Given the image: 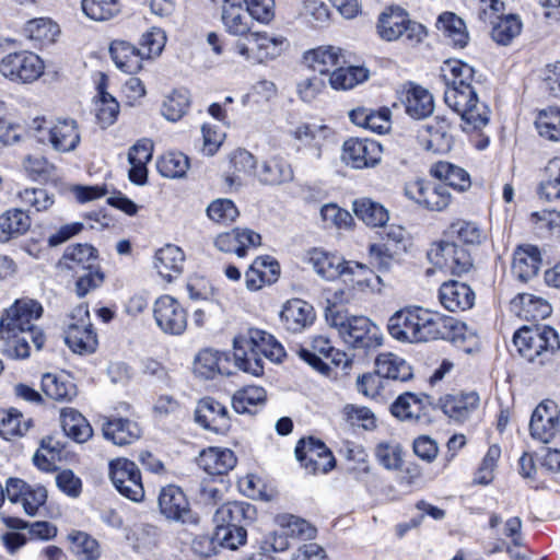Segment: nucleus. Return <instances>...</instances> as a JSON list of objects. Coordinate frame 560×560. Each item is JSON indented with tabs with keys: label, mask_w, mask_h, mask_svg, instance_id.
I'll use <instances>...</instances> for the list:
<instances>
[{
	"label": "nucleus",
	"mask_w": 560,
	"mask_h": 560,
	"mask_svg": "<svg viewBox=\"0 0 560 560\" xmlns=\"http://www.w3.org/2000/svg\"><path fill=\"white\" fill-rule=\"evenodd\" d=\"M389 335L399 341L427 342L443 339L455 345L466 340L467 327L454 317L421 307L393 314L387 324Z\"/></svg>",
	"instance_id": "nucleus-1"
},
{
	"label": "nucleus",
	"mask_w": 560,
	"mask_h": 560,
	"mask_svg": "<svg viewBox=\"0 0 560 560\" xmlns=\"http://www.w3.org/2000/svg\"><path fill=\"white\" fill-rule=\"evenodd\" d=\"M43 314L40 303L32 299L16 300L7 308L0 319V340L4 342L3 353L12 359L30 355V341L36 349L45 342L43 331L35 326Z\"/></svg>",
	"instance_id": "nucleus-2"
},
{
	"label": "nucleus",
	"mask_w": 560,
	"mask_h": 560,
	"mask_svg": "<svg viewBox=\"0 0 560 560\" xmlns=\"http://www.w3.org/2000/svg\"><path fill=\"white\" fill-rule=\"evenodd\" d=\"M284 349L276 338L257 328H248L233 339L235 365L245 373L260 376L264 373V358L281 362Z\"/></svg>",
	"instance_id": "nucleus-3"
},
{
	"label": "nucleus",
	"mask_w": 560,
	"mask_h": 560,
	"mask_svg": "<svg viewBox=\"0 0 560 560\" xmlns=\"http://www.w3.org/2000/svg\"><path fill=\"white\" fill-rule=\"evenodd\" d=\"M325 318L342 341L354 350L366 352L382 345L380 328L365 316L351 315L334 305L326 308Z\"/></svg>",
	"instance_id": "nucleus-4"
},
{
	"label": "nucleus",
	"mask_w": 560,
	"mask_h": 560,
	"mask_svg": "<svg viewBox=\"0 0 560 560\" xmlns=\"http://www.w3.org/2000/svg\"><path fill=\"white\" fill-rule=\"evenodd\" d=\"M63 259L67 267L75 273L82 271L75 283V291L79 296L86 295L104 282V273L97 264V250L93 246L89 244L68 246Z\"/></svg>",
	"instance_id": "nucleus-5"
},
{
	"label": "nucleus",
	"mask_w": 560,
	"mask_h": 560,
	"mask_svg": "<svg viewBox=\"0 0 560 560\" xmlns=\"http://www.w3.org/2000/svg\"><path fill=\"white\" fill-rule=\"evenodd\" d=\"M444 101L460 116L465 124L464 131L479 130L488 125L490 109L486 104L479 103L475 86H448L444 92Z\"/></svg>",
	"instance_id": "nucleus-6"
},
{
	"label": "nucleus",
	"mask_w": 560,
	"mask_h": 560,
	"mask_svg": "<svg viewBox=\"0 0 560 560\" xmlns=\"http://www.w3.org/2000/svg\"><path fill=\"white\" fill-rule=\"evenodd\" d=\"M30 130L38 142L50 144L58 152H71L80 143L78 125L73 119L47 121L37 117L30 125Z\"/></svg>",
	"instance_id": "nucleus-7"
},
{
	"label": "nucleus",
	"mask_w": 560,
	"mask_h": 560,
	"mask_svg": "<svg viewBox=\"0 0 560 560\" xmlns=\"http://www.w3.org/2000/svg\"><path fill=\"white\" fill-rule=\"evenodd\" d=\"M376 27L378 35L387 42L405 36L410 43H420L427 35L424 26L411 21L407 11L398 5L386 8L380 14Z\"/></svg>",
	"instance_id": "nucleus-8"
},
{
	"label": "nucleus",
	"mask_w": 560,
	"mask_h": 560,
	"mask_svg": "<svg viewBox=\"0 0 560 560\" xmlns=\"http://www.w3.org/2000/svg\"><path fill=\"white\" fill-rule=\"evenodd\" d=\"M559 347V337L552 327L536 323L527 325V362L552 368L553 354Z\"/></svg>",
	"instance_id": "nucleus-9"
},
{
	"label": "nucleus",
	"mask_w": 560,
	"mask_h": 560,
	"mask_svg": "<svg viewBox=\"0 0 560 560\" xmlns=\"http://www.w3.org/2000/svg\"><path fill=\"white\" fill-rule=\"evenodd\" d=\"M65 342L75 353L86 354L95 351L97 337L92 328L86 305H79L70 315L65 330Z\"/></svg>",
	"instance_id": "nucleus-10"
},
{
	"label": "nucleus",
	"mask_w": 560,
	"mask_h": 560,
	"mask_svg": "<svg viewBox=\"0 0 560 560\" xmlns=\"http://www.w3.org/2000/svg\"><path fill=\"white\" fill-rule=\"evenodd\" d=\"M44 61L38 55L22 50L4 56L0 61L1 74L12 82L32 83L44 73Z\"/></svg>",
	"instance_id": "nucleus-11"
},
{
	"label": "nucleus",
	"mask_w": 560,
	"mask_h": 560,
	"mask_svg": "<svg viewBox=\"0 0 560 560\" xmlns=\"http://www.w3.org/2000/svg\"><path fill=\"white\" fill-rule=\"evenodd\" d=\"M109 477L121 495L133 502L143 500L144 488L141 472L135 462L125 457L110 460Z\"/></svg>",
	"instance_id": "nucleus-12"
},
{
	"label": "nucleus",
	"mask_w": 560,
	"mask_h": 560,
	"mask_svg": "<svg viewBox=\"0 0 560 560\" xmlns=\"http://www.w3.org/2000/svg\"><path fill=\"white\" fill-rule=\"evenodd\" d=\"M298 353L303 361L323 374L329 372L328 362L343 368L350 364L347 354L332 347L330 340L325 336H315L312 339L311 349L302 347Z\"/></svg>",
	"instance_id": "nucleus-13"
},
{
	"label": "nucleus",
	"mask_w": 560,
	"mask_h": 560,
	"mask_svg": "<svg viewBox=\"0 0 560 560\" xmlns=\"http://www.w3.org/2000/svg\"><path fill=\"white\" fill-rule=\"evenodd\" d=\"M428 255L433 264L447 269L452 275L462 276L474 267L470 253L455 241H440Z\"/></svg>",
	"instance_id": "nucleus-14"
},
{
	"label": "nucleus",
	"mask_w": 560,
	"mask_h": 560,
	"mask_svg": "<svg viewBox=\"0 0 560 560\" xmlns=\"http://www.w3.org/2000/svg\"><path fill=\"white\" fill-rule=\"evenodd\" d=\"M295 457L311 474H326L336 465V459L330 450L324 442L312 436L298 442L295 446Z\"/></svg>",
	"instance_id": "nucleus-15"
},
{
	"label": "nucleus",
	"mask_w": 560,
	"mask_h": 560,
	"mask_svg": "<svg viewBox=\"0 0 560 560\" xmlns=\"http://www.w3.org/2000/svg\"><path fill=\"white\" fill-rule=\"evenodd\" d=\"M153 315L156 325L165 334L179 336L187 328V313L171 295H162L156 299Z\"/></svg>",
	"instance_id": "nucleus-16"
},
{
	"label": "nucleus",
	"mask_w": 560,
	"mask_h": 560,
	"mask_svg": "<svg viewBox=\"0 0 560 560\" xmlns=\"http://www.w3.org/2000/svg\"><path fill=\"white\" fill-rule=\"evenodd\" d=\"M160 512L171 521L183 524H197L198 517L191 511L183 490L174 485L163 487L159 494Z\"/></svg>",
	"instance_id": "nucleus-17"
},
{
	"label": "nucleus",
	"mask_w": 560,
	"mask_h": 560,
	"mask_svg": "<svg viewBox=\"0 0 560 560\" xmlns=\"http://www.w3.org/2000/svg\"><path fill=\"white\" fill-rule=\"evenodd\" d=\"M5 492L7 498L13 503L20 502L30 516L36 515L47 500V490L44 486L28 485L19 478L7 480Z\"/></svg>",
	"instance_id": "nucleus-18"
},
{
	"label": "nucleus",
	"mask_w": 560,
	"mask_h": 560,
	"mask_svg": "<svg viewBox=\"0 0 560 560\" xmlns=\"http://www.w3.org/2000/svg\"><path fill=\"white\" fill-rule=\"evenodd\" d=\"M195 421L203 429L217 434H225L231 428L228 407L212 397H205L198 401Z\"/></svg>",
	"instance_id": "nucleus-19"
},
{
	"label": "nucleus",
	"mask_w": 560,
	"mask_h": 560,
	"mask_svg": "<svg viewBox=\"0 0 560 560\" xmlns=\"http://www.w3.org/2000/svg\"><path fill=\"white\" fill-rule=\"evenodd\" d=\"M381 145L370 139L350 138L342 145V161L352 168L376 165L381 160Z\"/></svg>",
	"instance_id": "nucleus-20"
},
{
	"label": "nucleus",
	"mask_w": 560,
	"mask_h": 560,
	"mask_svg": "<svg viewBox=\"0 0 560 560\" xmlns=\"http://www.w3.org/2000/svg\"><path fill=\"white\" fill-rule=\"evenodd\" d=\"M529 429L532 436L542 443H548L560 435L558 410L553 401H544L535 408Z\"/></svg>",
	"instance_id": "nucleus-21"
},
{
	"label": "nucleus",
	"mask_w": 560,
	"mask_h": 560,
	"mask_svg": "<svg viewBox=\"0 0 560 560\" xmlns=\"http://www.w3.org/2000/svg\"><path fill=\"white\" fill-rule=\"evenodd\" d=\"M261 244L260 234L250 229L235 228L229 232L220 233L214 238V246L223 253L235 254L242 258L247 250L258 247Z\"/></svg>",
	"instance_id": "nucleus-22"
},
{
	"label": "nucleus",
	"mask_w": 560,
	"mask_h": 560,
	"mask_svg": "<svg viewBox=\"0 0 560 560\" xmlns=\"http://www.w3.org/2000/svg\"><path fill=\"white\" fill-rule=\"evenodd\" d=\"M451 124L446 117L436 116L432 122L422 127L419 139L425 150L434 153H446L452 149L453 137L450 133Z\"/></svg>",
	"instance_id": "nucleus-23"
},
{
	"label": "nucleus",
	"mask_w": 560,
	"mask_h": 560,
	"mask_svg": "<svg viewBox=\"0 0 560 560\" xmlns=\"http://www.w3.org/2000/svg\"><path fill=\"white\" fill-rule=\"evenodd\" d=\"M399 100L406 113L415 119L429 117L434 110L432 94L424 88L408 83L399 91Z\"/></svg>",
	"instance_id": "nucleus-24"
},
{
	"label": "nucleus",
	"mask_w": 560,
	"mask_h": 560,
	"mask_svg": "<svg viewBox=\"0 0 560 560\" xmlns=\"http://www.w3.org/2000/svg\"><path fill=\"white\" fill-rule=\"evenodd\" d=\"M221 20L225 31L234 36L247 37L252 30L249 12L244 8V0H221Z\"/></svg>",
	"instance_id": "nucleus-25"
},
{
	"label": "nucleus",
	"mask_w": 560,
	"mask_h": 560,
	"mask_svg": "<svg viewBox=\"0 0 560 560\" xmlns=\"http://www.w3.org/2000/svg\"><path fill=\"white\" fill-rule=\"evenodd\" d=\"M304 63L312 69L314 72H318L317 75L327 74L330 69H335L339 65H347L345 51L336 46H319L314 49H310L303 55Z\"/></svg>",
	"instance_id": "nucleus-26"
},
{
	"label": "nucleus",
	"mask_w": 560,
	"mask_h": 560,
	"mask_svg": "<svg viewBox=\"0 0 560 560\" xmlns=\"http://www.w3.org/2000/svg\"><path fill=\"white\" fill-rule=\"evenodd\" d=\"M314 307L300 299L288 301L280 313L282 325L288 331L301 332L315 320Z\"/></svg>",
	"instance_id": "nucleus-27"
},
{
	"label": "nucleus",
	"mask_w": 560,
	"mask_h": 560,
	"mask_svg": "<svg viewBox=\"0 0 560 560\" xmlns=\"http://www.w3.org/2000/svg\"><path fill=\"white\" fill-rule=\"evenodd\" d=\"M102 432L107 441L118 446L132 444L142 434L136 421L121 417L107 418L102 425Z\"/></svg>",
	"instance_id": "nucleus-28"
},
{
	"label": "nucleus",
	"mask_w": 560,
	"mask_h": 560,
	"mask_svg": "<svg viewBox=\"0 0 560 560\" xmlns=\"http://www.w3.org/2000/svg\"><path fill=\"white\" fill-rule=\"evenodd\" d=\"M439 299L450 312H462L474 305L475 292L466 283L451 280L441 285Z\"/></svg>",
	"instance_id": "nucleus-29"
},
{
	"label": "nucleus",
	"mask_w": 560,
	"mask_h": 560,
	"mask_svg": "<svg viewBox=\"0 0 560 560\" xmlns=\"http://www.w3.org/2000/svg\"><path fill=\"white\" fill-rule=\"evenodd\" d=\"M237 463L234 452L230 448L210 446L202 450L197 457V465L212 476L224 475Z\"/></svg>",
	"instance_id": "nucleus-30"
},
{
	"label": "nucleus",
	"mask_w": 560,
	"mask_h": 560,
	"mask_svg": "<svg viewBox=\"0 0 560 560\" xmlns=\"http://www.w3.org/2000/svg\"><path fill=\"white\" fill-rule=\"evenodd\" d=\"M253 45L255 62L262 63L279 57L285 48L287 39L281 35H269L265 32H250L245 37Z\"/></svg>",
	"instance_id": "nucleus-31"
},
{
	"label": "nucleus",
	"mask_w": 560,
	"mask_h": 560,
	"mask_svg": "<svg viewBox=\"0 0 560 560\" xmlns=\"http://www.w3.org/2000/svg\"><path fill=\"white\" fill-rule=\"evenodd\" d=\"M185 255L175 245L167 244L155 253L154 267L166 281L177 278L184 268Z\"/></svg>",
	"instance_id": "nucleus-32"
},
{
	"label": "nucleus",
	"mask_w": 560,
	"mask_h": 560,
	"mask_svg": "<svg viewBox=\"0 0 560 560\" xmlns=\"http://www.w3.org/2000/svg\"><path fill=\"white\" fill-rule=\"evenodd\" d=\"M280 273L279 262L269 257H257L245 273L246 287L249 290L261 288L262 283H272Z\"/></svg>",
	"instance_id": "nucleus-33"
},
{
	"label": "nucleus",
	"mask_w": 560,
	"mask_h": 560,
	"mask_svg": "<svg viewBox=\"0 0 560 560\" xmlns=\"http://www.w3.org/2000/svg\"><path fill=\"white\" fill-rule=\"evenodd\" d=\"M479 406V395L476 392L447 395L441 399L443 412L456 421H465Z\"/></svg>",
	"instance_id": "nucleus-34"
},
{
	"label": "nucleus",
	"mask_w": 560,
	"mask_h": 560,
	"mask_svg": "<svg viewBox=\"0 0 560 560\" xmlns=\"http://www.w3.org/2000/svg\"><path fill=\"white\" fill-rule=\"evenodd\" d=\"M255 508L246 502H228L222 504L214 513L215 526H244L255 516Z\"/></svg>",
	"instance_id": "nucleus-35"
},
{
	"label": "nucleus",
	"mask_w": 560,
	"mask_h": 560,
	"mask_svg": "<svg viewBox=\"0 0 560 560\" xmlns=\"http://www.w3.org/2000/svg\"><path fill=\"white\" fill-rule=\"evenodd\" d=\"M109 52L116 67L126 73H136L142 67L144 57L140 49L126 40H114L109 46Z\"/></svg>",
	"instance_id": "nucleus-36"
},
{
	"label": "nucleus",
	"mask_w": 560,
	"mask_h": 560,
	"mask_svg": "<svg viewBox=\"0 0 560 560\" xmlns=\"http://www.w3.org/2000/svg\"><path fill=\"white\" fill-rule=\"evenodd\" d=\"M228 361L226 354L213 349H203L195 359L194 371L206 380L214 378L218 374L229 375L230 372L225 366Z\"/></svg>",
	"instance_id": "nucleus-37"
},
{
	"label": "nucleus",
	"mask_w": 560,
	"mask_h": 560,
	"mask_svg": "<svg viewBox=\"0 0 560 560\" xmlns=\"http://www.w3.org/2000/svg\"><path fill=\"white\" fill-rule=\"evenodd\" d=\"M430 398L427 394L416 395L406 392L399 395L390 406V411L394 417L400 420L418 421L424 410L425 400Z\"/></svg>",
	"instance_id": "nucleus-38"
},
{
	"label": "nucleus",
	"mask_w": 560,
	"mask_h": 560,
	"mask_svg": "<svg viewBox=\"0 0 560 560\" xmlns=\"http://www.w3.org/2000/svg\"><path fill=\"white\" fill-rule=\"evenodd\" d=\"M375 372L383 378L406 382L412 377L411 366L400 357L386 352L375 359Z\"/></svg>",
	"instance_id": "nucleus-39"
},
{
	"label": "nucleus",
	"mask_w": 560,
	"mask_h": 560,
	"mask_svg": "<svg viewBox=\"0 0 560 560\" xmlns=\"http://www.w3.org/2000/svg\"><path fill=\"white\" fill-rule=\"evenodd\" d=\"M255 177L262 185H281L293 179V172L284 160L273 156L257 166Z\"/></svg>",
	"instance_id": "nucleus-40"
},
{
	"label": "nucleus",
	"mask_w": 560,
	"mask_h": 560,
	"mask_svg": "<svg viewBox=\"0 0 560 560\" xmlns=\"http://www.w3.org/2000/svg\"><path fill=\"white\" fill-rule=\"evenodd\" d=\"M42 390L56 401H69L77 396V386L67 374L45 373Z\"/></svg>",
	"instance_id": "nucleus-41"
},
{
	"label": "nucleus",
	"mask_w": 560,
	"mask_h": 560,
	"mask_svg": "<svg viewBox=\"0 0 560 560\" xmlns=\"http://www.w3.org/2000/svg\"><path fill=\"white\" fill-rule=\"evenodd\" d=\"M60 423L65 434L78 443H84L93 435L91 424L75 409H62L60 413Z\"/></svg>",
	"instance_id": "nucleus-42"
},
{
	"label": "nucleus",
	"mask_w": 560,
	"mask_h": 560,
	"mask_svg": "<svg viewBox=\"0 0 560 560\" xmlns=\"http://www.w3.org/2000/svg\"><path fill=\"white\" fill-rule=\"evenodd\" d=\"M32 221L23 209H10L0 215V242L4 243L28 231Z\"/></svg>",
	"instance_id": "nucleus-43"
},
{
	"label": "nucleus",
	"mask_w": 560,
	"mask_h": 560,
	"mask_svg": "<svg viewBox=\"0 0 560 560\" xmlns=\"http://www.w3.org/2000/svg\"><path fill=\"white\" fill-rule=\"evenodd\" d=\"M370 71L363 66L347 65L337 66L329 77V83L335 90H349L365 82Z\"/></svg>",
	"instance_id": "nucleus-44"
},
{
	"label": "nucleus",
	"mask_w": 560,
	"mask_h": 560,
	"mask_svg": "<svg viewBox=\"0 0 560 560\" xmlns=\"http://www.w3.org/2000/svg\"><path fill=\"white\" fill-rule=\"evenodd\" d=\"M310 261L315 272L325 280L343 278L347 261L336 255L315 249L311 253Z\"/></svg>",
	"instance_id": "nucleus-45"
},
{
	"label": "nucleus",
	"mask_w": 560,
	"mask_h": 560,
	"mask_svg": "<svg viewBox=\"0 0 560 560\" xmlns=\"http://www.w3.org/2000/svg\"><path fill=\"white\" fill-rule=\"evenodd\" d=\"M431 174L439 178L442 185H447L448 190L452 187L459 191H465L471 185L468 173L464 168L448 162L434 164Z\"/></svg>",
	"instance_id": "nucleus-46"
},
{
	"label": "nucleus",
	"mask_w": 560,
	"mask_h": 560,
	"mask_svg": "<svg viewBox=\"0 0 560 560\" xmlns=\"http://www.w3.org/2000/svg\"><path fill=\"white\" fill-rule=\"evenodd\" d=\"M438 27L450 39L454 47L467 46L469 35L464 20L453 12H444L438 19Z\"/></svg>",
	"instance_id": "nucleus-47"
},
{
	"label": "nucleus",
	"mask_w": 560,
	"mask_h": 560,
	"mask_svg": "<svg viewBox=\"0 0 560 560\" xmlns=\"http://www.w3.org/2000/svg\"><path fill=\"white\" fill-rule=\"evenodd\" d=\"M442 75L446 88H474L475 70L460 60H447L442 67Z\"/></svg>",
	"instance_id": "nucleus-48"
},
{
	"label": "nucleus",
	"mask_w": 560,
	"mask_h": 560,
	"mask_svg": "<svg viewBox=\"0 0 560 560\" xmlns=\"http://www.w3.org/2000/svg\"><path fill=\"white\" fill-rule=\"evenodd\" d=\"M32 424L31 419H24L23 415L14 408L0 410V438L11 440L24 435Z\"/></svg>",
	"instance_id": "nucleus-49"
},
{
	"label": "nucleus",
	"mask_w": 560,
	"mask_h": 560,
	"mask_svg": "<svg viewBox=\"0 0 560 560\" xmlns=\"http://www.w3.org/2000/svg\"><path fill=\"white\" fill-rule=\"evenodd\" d=\"M353 212L371 226H384L389 219L388 211L381 203L369 198L354 200Z\"/></svg>",
	"instance_id": "nucleus-50"
},
{
	"label": "nucleus",
	"mask_w": 560,
	"mask_h": 560,
	"mask_svg": "<svg viewBox=\"0 0 560 560\" xmlns=\"http://www.w3.org/2000/svg\"><path fill=\"white\" fill-rule=\"evenodd\" d=\"M265 400L266 390L262 387L247 386L233 395L232 407L237 413H254Z\"/></svg>",
	"instance_id": "nucleus-51"
},
{
	"label": "nucleus",
	"mask_w": 560,
	"mask_h": 560,
	"mask_svg": "<svg viewBox=\"0 0 560 560\" xmlns=\"http://www.w3.org/2000/svg\"><path fill=\"white\" fill-rule=\"evenodd\" d=\"M534 126L541 138L560 141V108L549 107L539 110Z\"/></svg>",
	"instance_id": "nucleus-52"
},
{
	"label": "nucleus",
	"mask_w": 560,
	"mask_h": 560,
	"mask_svg": "<svg viewBox=\"0 0 560 560\" xmlns=\"http://www.w3.org/2000/svg\"><path fill=\"white\" fill-rule=\"evenodd\" d=\"M81 8L89 19L97 22L112 20L121 11L119 0H82Z\"/></svg>",
	"instance_id": "nucleus-53"
},
{
	"label": "nucleus",
	"mask_w": 560,
	"mask_h": 560,
	"mask_svg": "<svg viewBox=\"0 0 560 560\" xmlns=\"http://www.w3.org/2000/svg\"><path fill=\"white\" fill-rule=\"evenodd\" d=\"M59 32V26L48 18L33 19L24 26L25 36L40 44L55 42Z\"/></svg>",
	"instance_id": "nucleus-54"
},
{
	"label": "nucleus",
	"mask_w": 560,
	"mask_h": 560,
	"mask_svg": "<svg viewBox=\"0 0 560 560\" xmlns=\"http://www.w3.org/2000/svg\"><path fill=\"white\" fill-rule=\"evenodd\" d=\"M156 168L163 177L182 178L189 168V159L182 152H167L158 160Z\"/></svg>",
	"instance_id": "nucleus-55"
},
{
	"label": "nucleus",
	"mask_w": 560,
	"mask_h": 560,
	"mask_svg": "<svg viewBox=\"0 0 560 560\" xmlns=\"http://www.w3.org/2000/svg\"><path fill=\"white\" fill-rule=\"evenodd\" d=\"M231 164L234 168V174L226 176L225 182L229 186L241 185L238 174L253 175L257 170L256 158L245 149L234 151L231 158Z\"/></svg>",
	"instance_id": "nucleus-56"
},
{
	"label": "nucleus",
	"mask_w": 560,
	"mask_h": 560,
	"mask_svg": "<svg viewBox=\"0 0 560 560\" xmlns=\"http://www.w3.org/2000/svg\"><path fill=\"white\" fill-rule=\"evenodd\" d=\"M527 223L530 224L535 235L546 237L553 230L560 228V212L549 209L534 211L530 213Z\"/></svg>",
	"instance_id": "nucleus-57"
},
{
	"label": "nucleus",
	"mask_w": 560,
	"mask_h": 560,
	"mask_svg": "<svg viewBox=\"0 0 560 560\" xmlns=\"http://www.w3.org/2000/svg\"><path fill=\"white\" fill-rule=\"evenodd\" d=\"M70 548L73 553L82 557L85 560L98 559L100 545L96 539L91 537L89 534L80 530H73L68 535Z\"/></svg>",
	"instance_id": "nucleus-58"
},
{
	"label": "nucleus",
	"mask_w": 560,
	"mask_h": 560,
	"mask_svg": "<svg viewBox=\"0 0 560 560\" xmlns=\"http://www.w3.org/2000/svg\"><path fill=\"white\" fill-rule=\"evenodd\" d=\"M377 462L388 470H396L402 464V450L398 442L388 440L381 441L376 444L374 450Z\"/></svg>",
	"instance_id": "nucleus-59"
},
{
	"label": "nucleus",
	"mask_w": 560,
	"mask_h": 560,
	"mask_svg": "<svg viewBox=\"0 0 560 560\" xmlns=\"http://www.w3.org/2000/svg\"><path fill=\"white\" fill-rule=\"evenodd\" d=\"M521 31V19L517 15L510 14L499 18V21L493 24L491 37L500 45H509L515 36L520 35Z\"/></svg>",
	"instance_id": "nucleus-60"
},
{
	"label": "nucleus",
	"mask_w": 560,
	"mask_h": 560,
	"mask_svg": "<svg viewBox=\"0 0 560 560\" xmlns=\"http://www.w3.org/2000/svg\"><path fill=\"white\" fill-rule=\"evenodd\" d=\"M327 133H328V128L326 126H317V125H308V124L300 125L293 131V136L296 140L313 144L314 156L316 159H320V156H322V145H323V141L327 137Z\"/></svg>",
	"instance_id": "nucleus-61"
},
{
	"label": "nucleus",
	"mask_w": 560,
	"mask_h": 560,
	"mask_svg": "<svg viewBox=\"0 0 560 560\" xmlns=\"http://www.w3.org/2000/svg\"><path fill=\"white\" fill-rule=\"evenodd\" d=\"M189 103L188 91L175 90L163 102L162 114L167 120L177 121L187 112Z\"/></svg>",
	"instance_id": "nucleus-62"
},
{
	"label": "nucleus",
	"mask_w": 560,
	"mask_h": 560,
	"mask_svg": "<svg viewBox=\"0 0 560 560\" xmlns=\"http://www.w3.org/2000/svg\"><path fill=\"white\" fill-rule=\"evenodd\" d=\"M481 236V231L477 224L467 221L453 222L445 231L446 240L471 245L479 244Z\"/></svg>",
	"instance_id": "nucleus-63"
},
{
	"label": "nucleus",
	"mask_w": 560,
	"mask_h": 560,
	"mask_svg": "<svg viewBox=\"0 0 560 560\" xmlns=\"http://www.w3.org/2000/svg\"><path fill=\"white\" fill-rule=\"evenodd\" d=\"M97 89L100 102L96 108V118L102 128H106L116 121L119 114V104L104 90L103 83H100Z\"/></svg>",
	"instance_id": "nucleus-64"
}]
</instances>
